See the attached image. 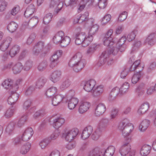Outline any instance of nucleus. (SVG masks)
Instances as JSON below:
<instances>
[{
  "instance_id": "obj_1",
  "label": "nucleus",
  "mask_w": 156,
  "mask_h": 156,
  "mask_svg": "<svg viewBox=\"0 0 156 156\" xmlns=\"http://www.w3.org/2000/svg\"><path fill=\"white\" fill-rule=\"evenodd\" d=\"M118 128L122 131V135L125 139L128 138L127 136H129L133 129V126L131 123H129L128 119H126L119 122Z\"/></svg>"
},
{
  "instance_id": "obj_2",
  "label": "nucleus",
  "mask_w": 156,
  "mask_h": 156,
  "mask_svg": "<svg viewBox=\"0 0 156 156\" xmlns=\"http://www.w3.org/2000/svg\"><path fill=\"white\" fill-rule=\"evenodd\" d=\"M125 140L126 141L123 143L119 149V151L121 155L125 156L129 154L130 156H134L135 151L131 150V146L129 144L131 140V137L126 138Z\"/></svg>"
},
{
  "instance_id": "obj_3",
  "label": "nucleus",
  "mask_w": 156,
  "mask_h": 156,
  "mask_svg": "<svg viewBox=\"0 0 156 156\" xmlns=\"http://www.w3.org/2000/svg\"><path fill=\"white\" fill-rule=\"evenodd\" d=\"M44 43L42 41H39L35 44L33 48V53L35 55H42L45 54L44 51Z\"/></svg>"
},
{
  "instance_id": "obj_4",
  "label": "nucleus",
  "mask_w": 156,
  "mask_h": 156,
  "mask_svg": "<svg viewBox=\"0 0 156 156\" xmlns=\"http://www.w3.org/2000/svg\"><path fill=\"white\" fill-rule=\"evenodd\" d=\"M62 50H58L55 52L52 55L50 58L51 63L50 66L51 67L53 68L59 62V59L62 55Z\"/></svg>"
},
{
  "instance_id": "obj_5",
  "label": "nucleus",
  "mask_w": 156,
  "mask_h": 156,
  "mask_svg": "<svg viewBox=\"0 0 156 156\" xmlns=\"http://www.w3.org/2000/svg\"><path fill=\"white\" fill-rule=\"evenodd\" d=\"M82 57V54L80 52H78L74 54L69 62V66H73L77 62L84 60L83 59H81Z\"/></svg>"
},
{
  "instance_id": "obj_6",
  "label": "nucleus",
  "mask_w": 156,
  "mask_h": 156,
  "mask_svg": "<svg viewBox=\"0 0 156 156\" xmlns=\"http://www.w3.org/2000/svg\"><path fill=\"white\" fill-rule=\"evenodd\" d=\"M78 130L77 129H73L66 133V139L68 141H71L78 134Z\"/></svg>"
},
{
  "instance_id": "obj_7",
  "label": "nucleus",
  "mask_w": 156,
  "mask_h": 156,
  "mask_svg": "<svg viewBox=\"0 0 156 156\" xmlns=\"http://www.w3.org/2000/svg\"><path fill=\"white\" fill-rule=\"evenodd\" d=\"M34 134L33 129L29 127L24 132L22 136V140L23 141L29 140Z\"/></svg>"
},
{
  "instance_id": "obj_8",
  "label": "nucleus",
  "mask_w": 156,
  "mask_h": 156,
  "mask_svg": "<svg viewBox=\"0 0 156 156\" xmlns=\"http://www.w3.org/2000/svg\"><path fill=\"white\" fill-rule=\"evenodd\" d=\"M12 41V38L9 37H7L4 39L1 42L0 45V49L3 51L6 50L8 48Z\"/></svg>"
},
{
  "instance_id": "obj_9",
  "label": "nucleus",
  "mask_w": 156,
  "mask_h": 156,
  "mask_svg": "<svg viewBox=\"0 0 156 156\" xmlns=\"http://www.w3.org/2000/svg\"><path fill=\"white\" fill-rule=\"evenodd\" d=\"M93 131V127L90 126L85 127L82 134L81 137L83 140L88 138L92 133Z\"/></svg>"
},
{
  "instance_id": "obj_10",
  "label": "nucleus",
  "mask_w": 156,
  "mask_h": 156,
  "mask_svg": "<svg viewBox=\"0 0 156 156\" xmlns=\"http://www.w3.org/2000/svg\"><path fill=\"white\" fill-rule=\"evenodd\" d=\"M60 0H51L50 4V8L55 7L56 11L57 13L62 9L63 6V4L60 2Z\"/></svg>"
},
{
  "instance_id": "obj_11",
  "label": "nucleus",
  "mask_w": 156,
  "mask_h": 156,
  "mask_svg": "<svg viewBox=\"0 0 156 156\" xmlns=\"http://www.w3.org/2000/svg\"><path fill=\"white\" fill-rule=\"evenodd\" d=\"M11 95L8 99V103L11 105H14L17 101L19 95L17 93H14V91L11 90Z\"/></svg>"
},
{
  "instance_id": "obj_12",
  "label": "nucleus",
  "mask_w": 156,
  "mask_h": 156,
  "mask_svg": "<svg viewBox=\"0 0 156 156\" xmlns=\"http://www.w3.org/2000/svg\"><path fill=\"white\" fill-rule=\"evenodd\" d=\"M106 108L105 105L103 104H99L96 107L95 114L97 116L102 115L105 111Z\"/></svg>"
},
{
  "instance_id": "obj_13",
  "label": "nucleus",
  "mask_w": 156,
  "mask_h": 156,
  "mask_svg": "<svg viewBox=\"0 0 156 156\" xmlns=\"http://www.w3.org/2000/svg\"><path fill=\"white\" fill-rule=\"evenodd\" d=\"M53 126L56 129L61 127L65 123V120L62 118L57 117L53 120Z\"/></svg>"
},
{
  "instance_id": "obj_14",
  "label": "nucleus",
  "mask_w": 156,
  "mask_h": 156,
  "mask_svg": "<svg viewBox=\"0 0 156 156\" xmlns=\"http://www.w3.org/2000/svg\"><path fill=\"white\" fill-rule=\"evenodd\" d=\"M96 82L94 80H90L85 83L83 88L87 91L90 92L92 90Z\"/></svg>"
},
{
  "instance_id": "obj_15",
  "label": "nucleus",
  "mask_w": 156,
  "mask_h": 156,
  "mask_svg": "<svg viewBox=\"0 0 156 156\" xmlns=\"http://www.w3.org/2000/svg\"><path fill=\"white\" fill-rule=\"evenodd\" d=\"M122 94L120 88L118 87H116L112 90L108 98L109 99L110 101L113 100L117 95Z\"/></svg>"
},
{
  "instance_id": "obj_16",
  "label": "nucleus",
  "mask_w": 156,
  "mask_h": 156,
  "mask_svg": "<svg viewBox=\"0 0 156 156\" xmlns=\"http://www.w3.org/2000/svg\"><path fill=\"white\" fill-rule=\"evenodd\" d=\"M61 76V73L60 71L55 70L53 72L50 76V80L54 83H55L60 79Z\"/></svg>"
},
{
  "instance_id": "obj_17",
  "label": "nucleus",
  "mask_w": 156,
  "mask_h": 156,
  "mask_svg": "<svg viewBox=\"0 0 156 156\" xmlns=\"http://www.w3.org/2000/svg\"><path fill=\"white\" fill-rule=\"evenodd\" d=\"M64 97L60 94H57L51 98L52 104L55 106H57L62 101Z\"/></svg>"
},
{
  "instance_id": "obj_18",
  "label": "nucleus",
  "mask_w": 156,
  "mask_h": 156,
  "mask_svg": "<svg viewBox=\"0 0 156 156\" xmlns=\"http://www.w3.org/2000/svg\"><path fill=\"white\" fill-rule=\"evenodd\" d=\"M103 149V156H112L115 151V148L113 146H110L106 149Z\"/></svg>"
},
{
  "instance_id": "obj_19",
  "label": "nucleus",
  "mask_w": 156,
  "mask_h": 156,
  "mask_svg": "<svg viewBox=\"0 0 156 156\" xmlns=\"http://www.w3.org/2000/svg\"><path fill=\"white\" fill-rule=\"evenodd\" d=\"M90 106V103L88 102H83L79 107V112L81 114L85 112L88 109Z\"/></svg>"
},
{
  "instance_id": "obj_20",
  "label": "nucleus",
  "mask_w": 156,
  "mask_h": 156,
  "mask_svg": "<svg viewBox=\"0 0 156 156\" xmlns=\"http://www.w3.org/2000/svg\"><path fill=\"white\" fill-rule=\"evenodd\" d=\"M85 61L83 60L77 62L73 66H70L73 67L74 70L76 72L80 71L84 67L85 63Z\"/></svg>"
},
{
  "instance_id": "obj_21",
  "label": "nucleus",
  "mask_w": 156,
  "mask_h": 156,
  "mask_svg": "<svg viewBox=\"0 0 156 156\" xmlns=\"http://www.w3.org/2000/svg\"><path fill=\"white\" fill-rule=\"evenodd\" d=\"M88 156H103V149L95 148L89 153Z\"/></svg>"
},
{
  "instance_id": "obj_22",
  "label": "nucleus",
  "mask_w": 156,
  "mask_h": 156,
  "mask_svg": "<svg viewBox=\"0 0 156 156\" xmlns=\"http://www.w3.org/2000/svg\"><path fill=\"white\" fill-rule=\"evenodd\" d=\"M64 33L62 31L58 32L56 33L53 38V41L55 44H60V42L64 36Z\"/></svg>"
},
{
  "instance_id": "obj_23",
  "label": "nucleus",
  "mask_w": 156,
  "mask_h": 156,
  "mask_svg": "<svg viewBox=\"0 0 156 156\" xmlns=\"http://www.w3.org/2000/svg\"><path fill=\"white\" fill-rule=\"evenodd\" d=\"M149 107V104L147 103L143 104L140 107L138 113L140 115H142L146 113Z\"/></svg>"
},
{
  "instance_id": "obj_24",
  "label": "nucleus",
  "mask_w": 156,
  "mask_h": 156,
  "mask_svg": "<svg viewBox=\"0 0 156 156\" xmlns=\"http://www.w3.org/2000/svg\"><path fill=\"white\" fill-rule=\"evenodd\" d=\"M35 7L33 4H31L27 8L24 13L25 17H28L32 15L35 11Z\"/></svg>"
},
{
  "instance_id": "obj_25",
  "label": "nucleus",
  "mask_w": 156,
  "mask_h": 156,
  "mask_svg": "<svg viewBox=\"0 0 156 156\" xmlns=\"http://www.w3.org/2000/svg\"><path fill=\"white\" fill-rule=\"evenodd\" d=\"M108 53L103 51L100 56V58L97 63L98 66H101L105 63L106 62V58L108 57Z\"/></svg>"
},
{
  "instance_id": "obj_26",
  "label": "nucleus",
  "mask_w": 156,
  "mask_h": 156,
  "mask_svg": "<svg viewBox=\"0 0 156 156\" xmlns=\"http://www.w3.org/2000/svg\"><path fill=\"white\" fill-rule=\"evenodd\" d=\"M47 81L46 78L44 76L40 77L37 80L36 83V88L41 89L44 86Z\"/></svg>"
},
{
  "instance_id": "obj_27",
  "label": "nucleus",
  "mask_w": 156,
  "mask_h": 156,
  "mask_svg": "<svg viewBox=\"0 0 156 156\" xmlns=\"http://www.w3.org/2000/svg\"><path fill=\"white\" fill-rule=\"evenodd\" d=\"M88 15V12H85L79 17L75 19L74 22L76 23H80L83 22L87 20V17Z\"/></svg>"
},
{
  "instance_id": "obj_28",
  "label": "nucleus",
  "mask_w": 156,
  "mask_h": 156,
  "mask_svg": "<svg viewBox=\"0 0 156 156\" xmlns=\"http://www.w3.org/2000/svg\"><path fill=\"white\" fill-rule=\"evenodd\" d=\"M79 102L78 99L76 98H72L68 101V107L72 110L74 108Z\"/></svg>"
},
{
  "instance_id": "obj_29",
  "label": "nucleus",
  "mask_w": 156,
  "mask_h": 156,
  "mask_svg": "<svg viewBox=\"0 0 156 156\" xmlns=\"http://www.w3.org/2000/svg\"><path fill=\"white\" fill-rule=\"evenodd\" d=\"M93 3L101 9L105 8L107 4V0H94Z\"/></svg>"
},
{
  "instance_id": "obj_30",
  "label": "nucleus",
  "mask_w": 156,
  "mask_h": 156,
  "mask_svg": "<svg viewBox=\"0 0 156 156\" xmlns=\"http://www.w3.org/2000/svg\"><path fill=\"white\" fill-rule=\"evenodd\" d=\"M104 91V89L102 86H98L94 90L93 95L94 97L99 96L103 94Z\"/></svg>"
},
{
  "instance_id": "obj_31",
  "label": "nucleus",
  "mask_w": 156,
  "mask_h": 156,
  "mask_svg": "<svg viewBox=\"0 0 156 156\" xmlns=\"http://www.w3.org/2000/svg\"><path fill=\"white\" fill-rule=\"evenodd\" d=\"M20 49V48L18 45H16L13 46L10 50L9 55L12 57H14L19 52Z\"/></svg>"
},
{
  "instance_id": "obj_32",
  "label": "nucleus",
  "mask_w": 156,
  "mask_h": 156,
  "mask_svg": "<svg viewBox=\"0 0 156 156\" xmlns=\"http://www.w3.org/2000/svg\"><path fill=\"white\" fill-rule=\"evenodd\" d=\"M151 150V147L150 146L147 145H144L141 149L140 154L143 156H146L150 153Z\"/></svg>"
},
{
  "instance_id": "obj_33",
  "label": "nucleus",
  "mask_w": 156,
  "mask_h": 156,
  "mask_svg": "<svg viewBox=\"0 0 156 156\" xmlns=\"http://www.w3.org/2000/svg\"><path fill=\"white\" fill-rule=\"evenodd\" d=\"M97 45L95 44L91 45L87 48L86 55L88 56L91 55L97 49Z\"/></svg>"
},
{
  "instance_id": "obj_34",
  "label": "nucleus",
  "mask_w": 156,
  "mask_h": 156,
  "mask_svg": "<svg viewBox=\"0 0 156 156\" xmlns=\"http://www.w3.org/2000/svg\"><path fill=\"white\" fill-rule=\"evenodd\" d=\"M75 31L76 32V37L79 38L81 41H83L86 35L84 32H81V28L80 27L77 28L76 29Z\"/></svg>"
},
{
  "instance_id": "obj_35",
  "label": "nucleus",
  "mask_w": 156,
  "mask_h": 156,
  "mask_svg": "<svg viewBox=\"0 0 156 156\" xmlns=\"http://www.w3.org/2000/svg\"><path fill=\"white\" fill-rule=\"evenodd\" d=\"M48 65V62L46 60H43L39 63L37 68L39 71H42L46 69Z\"/></svg>"
},
{
  "instance_id": "obj_36",
  "label": "nucleus",
  "mask_w": 156,
  "mask_h": 156,
  "mask_svg": "<svg viewBox=\"0 0 156 156\" xmlns=\"http://www.w3.org/2000/svg\"><path fill=\"white\" fill-rule=\"evenodd\" d=\"M57 89L55 87H51L49 88L46 93V95L48 98H51L57 92Z\"/></svg>"
},
{
  "instance_id": "obj_37",
  "label": "nucleus",
  "mask_w": 156,
  "mask_h": 156,
  "mask_svg": "<svg viewBox=\"0 0 156 156\" xmlns=\"http://www.w3.org/2000/svg\"><path fill=\"white\" fill-rule=\"evenodd\" d=\"M146 42L151 45H153L156 42V38L154 33H152L149 35L146 39Z\"/></svg>"
},
{
  "instance_id": "obj_38",
  "label": "nucleus",
  "mask_w": 156,
  "mask_h": 156,
  "mask_svg": "<svg viewBox=\"0 0 156 156\" xmlns=\"http://www.w3.org/2000/svg\"><path fill=\"white\" fill-rule=\"evenodd\" d=\"M23 69V66L20 62L16 64L12 68V70L15 74L20 73Z\"/></svg>"
},
{
  "instance_id": "obj_39",
  "label": "nucleus",
  "mask_w": 156,
  "mask_h": 156,
  "mask_svg": "<svg viewBox=\"0 0 156 156\" xmlns=\"http://www.w3.org/2000/svg\"><path fill=\"white\" fill-rule=\"evenodd\" d=\"M71 38L68 36L63 37L60 42V44L62 47H65L68 45L71 41Z\"/></svg>"
},
{
  "instance_id": "obj_40",
  "label": "nucleus",
  "mask_w": 156,
  "mask_h": 156,
  "mask_svg": "<svg viewBox=\"0 0 156 156\" xmlns=\"http://www.w3.org/2000/svg\"><path fill=\"white\" fill-rule=\"evenodd\" d=\"M18 27V25L16 23L12 21L8 25L7 29L10 32L13 33L16 30Z\"/></svg>"
},
{
  "instance_id": "obj_41",
  "label": "nucleus",
  "mask_w": 156,
  "mask_h": 156,
  "mask_svg": "<svg viewBox=\"0 0 156 156\" xmlns=\"http://www.w3.org/2000/svg\"><path fill=\"white\" fill-rule=\"evenodd\" d=\"M150 124V122L147 120H143L139 126V129L141 131H144L148 128Z\"/></svg>"
},
{
  "instance_id": "obj_42",
  "label": "nucleus",
  "mask_w": 156,
  "mask_h": 156,
  "mask_svg": "<svg viewBox=\"0 0 156 156\" xmlns=\"http://www.w3.org/2000/svg\"><path fill=\"white\" fill-rule=\"evenodd\" d=\"M27 119V113L24 114L18 121L17 125L19 127L23 126Z\"/></svg>"
},
{
  "instance_id": "obj_43",
  "label": "nucleus",
  "mask_w": 156,
  "mask_h": 156,
  "mask_svg": "<svg viewBox=\"0 0 156 156\" xmlns=\"http://www.w3.org/2000/svg\"><path fill=\"white\" fill-rule=\"evenodd\" d=\"M71 82L69 79H66L63 80L60 86V89L63 90L69 87L71 85Z\"/></svg>"
},
{
  "instance_id": "obj_44",
  "label": "nucleus",
  "mask_w": 156,
  "mask_h": 156,
  "mask_svg": "<svg viewBox=\"0 0 156 156\" xmlns=\"http://www.w3.org/2000/svg\"><path fill=\"white\" fill-rule=\"evenodd\" d=\"M31 147V144L27 143L24 144L21 148L20 152L22 154H25L29 151Z\"/></svg>"
},
{
  "instance_id": "obj_45",
  "label": "nucleus",
  "mask_w": 156,
  "mask_h": 156,
  "mask_svg": "<svg viewBox=\"0 0 156 156\" xmlns=\"http://www.w3.org/2000/svg\"><path fill=\"white\" fill-rule=\"evenodd\" d=\"M21 82V80L20 79L17 80L15 83V84L12 86H11L10 87L9 89V93L11 94V90L13 91H14V93H16V92L17 90L19 88V86L20 85V82Z\"/></svg>"
},
{
  "instance_id": "obj_46",
  "label": "nucleus",
  "mask_w": 156,
  "mask_h": 156,
  "mask_svg": "<svg viewBox=\"0 0 156 156\" xmlns=\"http://www.w3.org/2000/svg\"><path fill=\"white\" fill-rule=\"evenodd\" d=\"M93 39V36H90L88 34V36L84 39L83 42V46L86 47L88 46L90 43L92 41Z\"/></svg>"
},
{
  "instance_id": "obj_47",
  "label": "nucleus",
  "mask_w": 156,
  "mask_h": 156,
  "mask_svg": "<svg viewBox=\"0 0 156 156\" xmlns=\"http://www.w3.org/2000/svg\"><path fill=\"white\" fill-rule=\"evenodd\" d=\"M141 77V74L140 71H139L133 75L131 80L132 83H133L136 84L139 81Z\"/></svg>"
},
{
  "instance_id": "obj_48",
  "label": "nucleus",
  "mask_w": 156,
  "mask_h": 156,
  "mask_svg": "<svg viewBox=\"0 0 156 156\" xmlns=\"http://www.w3.org/2000/svg\"><path fill=\"white\" fill-rule=\"evenodd\" d=\"M119 51V48L118 47L116 46L115 47H113L112 48L111 50H107L105 51H104V52H106V53H108V57L111 54L115 55L117 54Z\"/></svg>"
},
{
  "instance_id": "obj_49",
  "label": "nucleus",
  "mask_w": 156,
  "mask_h": 156,
  "mask_svg": "<svg viewBox=\"0 0 156 156\" xmlns=\"http://www.w3.org/2000/svg\"><path fill=\"white\" fill-rule=\"evenodd\" d=\"M98 28V26L97 25L95 24L94 25L90 28L89 32L88 34L90 36H93V35H94L97 32Z\"/></svg>"
},
{
  "instance_id": "obj_50",
  "label": "nucleus",
  "mask_w": 156,
  "mask_h": 156,
  "mask_svg": "<svg viewBox=\"0 0 156 156\" xmlns=\"http://www.w3.org/2000/svg\"><path fill=\"white\" fill-rule=\"evenodd\" d=\"M53 16L49 13L46 14L43 18V23L45 24H48L51 20Z\"/></svg>"
},
{
  "instance_id": "obj_51",
  "label": "nucleus",
  "mask_w": 156,
  "mask_h": 156,
  "mask_svg": "<svg viewBox=\"0 0 156 156\" xmlns=\"http://www.w3.org/2000/svg\"><path fill=\"white\" fill-rule=\"evenodd\" d=\"M15 112V110L12 106L11 108H9L6 111L5 115L7 118H9L12 117Z\"/></svg>"
},
{
  "instance_id": "obj_52",
  "label": "nucleus",
  "mask_w": 156,
  "mask_h": 156,
  "mask_svg": "<svg viewBox=\"0 0 156 156\" xmlns=\"http://www.w3.org/2000/svg\"><path fill=\"white\" fill-rule=\"evenodd\" d=\"M101 135V132L99 129H98L91 135L92 139L94 140H97Z\"/></svg>"
},
{
  "instance_id": "obj_53",
  "label": "nucleus",
  "mask_w": 156,
  "mask_h": 156,
  "mask_svg": "<svg viewBox=\"0 0 156 156\" xmlns=\"http://www.w3.org/2000/svg\"><path fill=\"white\" fill-rule=\"evenodd\" d=\"M140 60H137L135 61L131 66L130 69V71H135L136 69H138L140 66Z\"/></svg>"
},
{
  "instance_id": "obj_54",
  "label": "nucleus",
  "mask_w": 156,
  "mask_h": 156,
  "mask_svg": "<svg viewBox=\"0 0 156 156\" xmlns=\"http://www.w3.org/2000/svg\"><path fill=\"white\" fill-rule=\"evenodd\" d=\"M15 125L13 123H10L7 127L6 131V133L8 135L12 133L14 130Z\"/></svg>"
},
{
  "instance_id": "obj_55",
  "label": "nucleus",
  "mask_w": 156,
  "mask_h": 156,
  "mask_svg": "<svg viewBox=\"0 0 156 156\" xmlns=\"http://www.w3.org/2000/svg\"><path fill=\"white\" fill-rule=\"evenodd\" d=\"M129 88V84L127 83H125L120 88V90L121 94H123L125 93Z\"/></svg>"
},
{
  "instance_id": "obj_56",
  "label": "nucleus",
  "mask_w": 156,
  "mask_h": 156,
  "mask_svg": "<svg viewBox=\"0 0 156 156\" xmlns=\"http://www.w3.org/2000/svg\"><path fill=\"white\" fill-rule=\"evenodd\" d=\"M12 83L11 79L6 80L2 83V85L6 89H9L10 87L12 86Z\"/></svg>"
},
{
  "instance_id": "obj_57",
  "label": "nucleus",
  "mask_w": 156,
  "mask_h": 156,
  "mask_svg": "<svg viewBox=\"0 0 156 156\" xmlns=\"http://www.w3.org/2000/svg\"><path fill=\"white\" fill-rule=\"evenodd\" d=\"M118 109L116 108H113L111 111L110 117L111 119H115L118 115Z\"/></svg>"
},
{
  "instance_id": "obj_58",
  "label": "nucleus",
  "mask_w": 156,
  "mask_h": 156,
  "mask_svg": "<svg viewBox=\"0 0 156 156\" xmlns=\"http://www.w3.org/2000/svg\"><path fill=\"white\" fill-rule=\"evenodd\" d=\"M49 143V140L48 138L44 139L41 141L40 145L42 149H44Z\"/></svg>"
},
{
  "instance_id": "obj_59",
  "label": "nucleus",
  "mask_w": 156,
  "mask_h": 156,
  "mask_svg": "<svg viewBox=\"0 0 156 156\" xmlns=\"http://www.w3.org/2000/svg\"><path fill=\"white\" fill-rule=\"evenodd\" d=\"M108 123V121L106 119H103L99 123V126L101 127H107Z\"/></svg>"
},
{
  "instance_id": "obj_60",
  "label": "nucleus",
  "mask_w": 156,
  "mask_h": 156,
  "mask_svg": "<svg viewBox=\"0 0 156 156\" xmlns=\"http://www.w3.org/2000/svg\"><path fill=\"white\" fill-rule=\"evenodd\" d=\"M36 37V34L34 33H32L28 38L27 43V44L30 45L31 44Z\"/></svg>"
},
{
  "instance_id": "obj_61",
  "label": "nucleus",
  "mask_w": 156,
  "mask_h": 156,
  "mask_svg": "<svg viewBox=\"0 0 156 156\" xmlns=\"http://www.w3.org/2000/svg\"><path fill=\"white\" fill-rule=\"evenodd\" d=\"M111 16L110 14L105 15L102 18L101 23L104 24L109 21L111 19Z\"/></svg>"
},
{
  "instance_id": "obj_62",
  "label": "nucleus",
  "mask_w": 156,
  "mask_h": 156,
  "mask_svg": "<svg viewBox=\"0 0 156 156\" xmlns=\"http://www.w3.org/2000/svg\"><path fill=\"white\" fill-rule=\"evenodd\" d=\"M78 0H65L64 3L66 6H72L76 4Z\"/></svg>"
},
{
  "instance_id": "obj_63",
  "label": "nucleus",
  "mask_w": 156,
  "mask_h": 156,
  "mask_svg": "<svg viewBox=\"0 0 156 156\" xmlns=\"http://www.w3.org/2000/svg\"><path fill=\"white\" fill-rule=\"evenodd\" d=\"M127 13L126 11H124L121 13L118 18V20L120 21H124L127 18Z\"/></svg>"
},
{
  "instance_id": "obj_64",
  "label": "nucleus",
  "mask_w": 156,
  "mask_h": 156,
  "mask_svg": "<svg viewBox=\"0 0 156 156\" xmlns=\"http://www.w3.org/2000/svg\"><path fill=\"white\" fill-rule=\"evenodd\" d=\"M69 143L66 144V147L69 150L72 149L75 147L76 143L73 141H68Z\"/></svg>"
}]
</instances>
